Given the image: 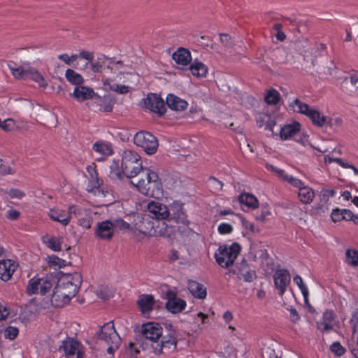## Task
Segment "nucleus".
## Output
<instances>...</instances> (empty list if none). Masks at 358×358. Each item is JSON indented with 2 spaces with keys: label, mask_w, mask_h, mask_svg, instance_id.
Here are the masks:
<instances>
[{
  "label": "nucleus",
  "mask_w": 358,
  "mask_h": 358,
  "mask_svg": "<svg viewBox=\"0 0 358 358\" xmlns=\"http://www.w3.org/2000/svg\"><path fill=\"white\" fill-rule=\"evenodd\" d=\"M315 197V192L312 188L304 185L298 190V198L303 204H310Z\"/></svg>",
  "instance_id": "33"
},
{
  "label": "nucleus",
  "mask_w": 358,
  "mask_h": 358,
  "mask_svg": "<svg viewBox=\"0 0 358 358\" xmlns=\"http://www.w3.org/2000/svg\"><path fill=\"white\" fill-rule=\"evenodd\" d=\"M20 213L15 209L9 210L7 212V218L11 220H16L20 217Z\"/></svg>",
  "instance_id": "63"
},
{
  "label": "nucleus",
  "mask_w": 358,
  "mask_h": 358,
  "mask_svg": "<svg viewBox=\"0 0 358 358\" xmlns=\"http://www.w3.org/2000/svg\"><path fill=\"white\" fill-rule=\"evenodd\" d=\"M98 338L101 345V358H114V353L119 348L122 341L113 323L110 322L103 324Z\"/></svg>",
  "instance_id": "3"
},
{
  "label": "nucleus",
  "mask_w": 358,
  "mask_h": 358,
  "mask_svg": "<svg viewBox=\"0 0 358 358\" xmlns=\"http://www.w3.org/2000/svg\"><path fill=\"white\" fill-rule=\"evenodd\" d=\"M294 112L303 114L310 119L317 108H311L306 103L302 102L299 99H295L289 104Z\"/></svg>",
  "instance_id": "20"
},
{
  "label": "nucleus",
  "mask_w": 358,
  "mask_h": 358,
  "mask_svg": "<svg viewBox=\"0 0 358 358\" xmlns=\"http://www.w3.org/2000/svg\"><path fill=\"white\" fill-rule=\"evenodd\" d=\"M287 182L296 187L298 190H299L301 187H303L305 185L303 182H302L299 178L294 177L293 176H290V178Z\"/></svg>",
  "instance_id": "59"
},
{
  "label": "nucleus",
  "mask_w": 358,
  "mask_h": 358,
  "mask_svg": "<svg viewBox=\"0 0 358 358\" xmlns=\"http://www.w3.org/2000/svg\"><path fill=\"white\" fill-rule=\"evenodd\" d=\"M66 358H83V347L80 343L73 338L64 341L59 347Z\"/></svg>",
  "instance_id": "10"
},
{
  "label": "nucleus",
  "mask_w": 358,
  "mask_h": 358,
  "mask_svg": "<svg viewBox=\"0 0 358 358\" xmlns=\"http://www.w3.org/2000/svg\"><path fill=\"white\" fill-rule=\"evenodd\" d=\"M94 152L101 155L102 157L99 159V161L103 160L105 157H108L113 153V148L110 143L106 141H97L92 147Z\"/></svg>",
  "instance_id": "25"
},
{
  "label": "nucleus",
  "mask_w": 358,
  "mask_h": 358,
  "mask_svg": "<svg viewBox=\"0 0 358 358\" xmlns=\"http://www.w3.org/2000/svg\"><path fill=\"white\" fill-rule=\"evenodd\" d=\"M335 315L332 310H326L322 319L317 322V328L322 332H329L334 327Z\"/></svg>",
  "instance_id": "19"
},
{
  "label": "nucleus",
  "mask_w": 358,
  "mask_h": 358,
  "mask_svg": "<svg viewBox=\"0 0 358 358\" xmlns=\"http://www.w3.org/2000/svg\"><path fill=\"white\" fill-rule=\"evenodd\" d=\"M15 126V122L12 119H7L0 124V127L6 131H10L13 129Z\"/></svg>",
  "instance_id": "56"
},
{
  "label": "nucleus",
  "mask_w": 358,
  "mask_h": 358,
  "mask_svg": "<svg viewBox=\"0 0 358 358\" xmlns=\"http://www.w3.org/2000/svg\"><path fill=\"white\" fill-rule=\"evenodd\" d=\"M9 69L13 74V76L17 79H27V76L29 73V68H14L12 67L10 64H8Z\"/></svg>",
  "instance_id": "44"
},
{
  "label": "nucleus",
  "mask_w": 358,
  "mask_h": 358,
  "mask_svg": "<svg viewBox=\"0 0 358 358\" xmlns=\"http://www.w3.org/2000/svg\"><path fill=\"white\" fill-rule=\"evenodd\" d=\"M255 118L259 127H264L265 129L273 131L275 122L270 115L264 112H259L256 113Z\"/></svg>",
  "instance_id": "24"
},
{
  "label": "nucleus",
  "mask_w": 358,
  "mask_h": 358,
  "mask_svg": "<svg viewBox=\"0 0 358 358\" xmlns=\"http://www.w3.org/2000/svg\"><path fill=\"white\" fill-rule=\"evenodd\" d=\"M238 200L241 203H243L251 208H256L258 206V200L252 194L250 193H243L241 194Z\"/></svg>",
  "instance_id": "37"
},
{
  "label": "nucleus",
  "mask_w": 358,
  "mask_h": 358,
  "mask_svg": "<svg viewBox=\"0 0 358 358\" xmlns=\"http://www.w3.org/2000/svg\"><path fill=\"white\" fill-rule=\"evenodd\" d=\"M143 168L141 165V157L136 152L130 150L123 152L121 169L125 176L129 178H135Z\"/></svg>",
  "instance_id": "5"
},
{
  "label": "nucleus",
  "mask_w": 358,
  "mask_h": 358,
  "mask_svg": "<svg viewBox=\"0 0 358 358\" xmlns=\"http://www.w3.org/2000/svg\"><path fill=\"white\" fill-rule=\"evenodd\" d=\"M293 281L301 291V293L305 299L307 300V297L308 295V289L306 285L303 284L301 277L299 276V275H296V276L294 277Z\"/></svg>",
  "instance_id": "45"
},
{
  "label": "nucleus",
  "mask_w": 358,
  "mask_h": 358,
  "mask_svg": "<svg viewBox=\"0 0 358 358\" xmlns=\"http://www.w3.org/2000/svg\"><path fill=\"white\" fill-rule=\"evenodd\" d=\"M8 195L12 199H20L25 196V193L18 189H10L8 192Z\"/></svg>",
  "instance_id": "58"
},
{
  "label": "nucleus",
  "mask_w": 358,
  "mask_h": 358,
  "mask_svg": "<svg viewBox=\"0 0 358 358\" xmlns=\"http://www.w3.org/2000/svg\"><path fill=\"white\" fill-rule=\"evenodd\" d=\"M18 333H19V330L17 327L10 326V327H8L4 330L3 335L6 338H8V339L12 341V340H14L17 337V336L18 335Z\"/></svg>",
  "instance_id": "47"
},
{
  "label": "nucleus",
  "mask_w": 358,
  "mask_h": 358,
  "mask_svg": "<svg viewBox=\"0 0 358 358\" xmlns=\"http://www.w3.org/2000/svg\"><path fill=\"white\" fill-rule=\"evenodd\" d=\"M78 58V54H73L72 55L69 56L67 54L64 53L58 55V59L63 61L67 65H71Z\"/></svg>",
  "instance_id": "49"
},
{
  "label": "nucleus",
  "mask_w": 358,
  "mask_h": 358,
  "mask_svg": "<svg viewBox=\"0 0 358 358\" xmlns=\"http://www.w3.org/2000/svg\"><path fill=\"white\" fill-rule=\"evenodd\" d=\"M310 120L315 126L319 127H322L327 123V117H325L318 109H316Z\"/></svg>",
  "instance_id": "41"
},
{
  "label": "nucleus",
  "mask_w": 358,
  "mask_h": 358,
  "mask_svg": "<svg viewBox=\"0 0 358 358\" xmlns=\"http://www.w3.org/2000/svg\"><path fill=\"white\" fill-rule=\"evenodd\" d=\"M78 57L87 60L90 64L94 59V53L87 50H82L78 54Z\"/></svg>",
  "instance_id": "61"
},
{
  "label": "nucleus",
  "mask_w": 358,
  "mask_h": 358,
  "mask_svg": "<svg viewBox=\"0 0 358 358\" xmlns=\"http://www.w3.org/2000/svg\"><path fill=\"white\" fill-rule=\"evenodd\" d=\"M129 87L124 85L113 84L110 86V89L118 94H124L129 92Z\"/></svg>",
  "instance_id": "55"
},
{
  "label": "nucleus",
  "mask_w": 358,
  "mask_h": 358,
  "mask_svg": "<svg viewBox=\"0 0 358 358\" xmlns=\"http://www.w3.org/2000/svg\"><path fill=\"white\" fill-rule=\"evenodd\" d=\"M145 106L150 110L162 115L166 111L164 100L156 94H148L145 99Z\"/></svg>",
  "instance_id": "15"
},
{
  "label": "nucleus",
  "mask_w": 358,
  "mask_h": 358,
  "mask_svg": "<svg viewBox=\"0 0 358 358\" xmlns=\"http://www.w3.org/2000/svg\"><path fill=\"white\" fill-rule=\"evenodd\" d=\"M93 89L86 86L78 85L74 88L72 95L78 101H83L85 100L92 98L95 95Z\"/></svg>",
  "instance_id": "22"
},
{
  "label": "nucleus",
  "mask_w": 358,
  "mask_h": 358,
  "mask_svg": "<svg viewBox=\"0 0 358 358\" xmlns=\"http://www.w3.org/2000/svg\"><path fill=\"white\" fill-rule=\"evenodd\" d=\"M110 172L109 177L112 180H122V171H120L119 168L118 161L113 160L110 164Z\"/></svg>",
  "instance_id": "40"
},
{
  "label": "nucleus",
  "mask_w": 358,
  "mask_h": 358,
  "mask_svg": "<svg viewBox=\"0 0 358 358\" xmlns=\"http://www.w3.org/2000/svg\"><path fill=\"white\" fill-rule=\"evenodd\" d=\"M280 98V93L276 90L270 89L265 94L264 100L269 105H275L278 103Z\"/></svg>",
  "instance_id": "42"
},
{
  "label": "nucleus",
  "mask_w": 358,
  "mask_h": 358,
  "mask_svg": "<svg viewBox=\"0 0 358 358\" xmlns=\"http://www.w3.org/2000/svg\"><path fill=\"white\" fill-rule=\"evenodd\" d=\"M166 104L172 110H184L187 108L188 103L185 99H182L172 94L166 97Z\"/></svg>",
  "instance_id": "28"
},
{
  "label": "nucleus",
  "mask_w": 358,
  "mask_h": 358,
  "mask_svg": "<svg viewBox=\"0 0 358 358\" xmlns=\"http://www.w3.org/2000/svg\"><path fill=\"white\" fill-rule=\"evenodd\" d=\"M217 231L220 234H229L232 232L233 227L229 223L222 222L218 225Z\"/></svg>",
  "instance_id": "53"
},
{
  "label": "nucleus",
  "mask_w": 358,
  "mask_h": 358,
  "mask_svg": "<svg viewBox=\"0 0 358 358\" xmlns=\"http://www.w3.org/2000/svg\"><path fill=\"white\" fill-rule=\"evenodd\" d=\"M330 350L336 356H341L345 352V349L339 342H334L332 343L330 346Z\"/></svg>",
  "instance_id": "50"
},
{
  "label": "nucleus",
  "mask_w": 358,
  "mask_h": 358,
  "mask_svg": "<svg viewBox=\"0 0 358 358\" xmlns=\"http://www.w3.org/2000/svg\"><path fill=\"white\" fill-rule=\"evenodd\" d=\"M94 173H90L91 178L88 181L87 190L89 192H94L96 189H101L103 191V188L101 187V183L100 182L97 173L94 170H93Z\"/></svg>",
  "instance_id": "39"
},
{
  "label": "nucleus",
  "mask_w": 358,
  "mask_h": 358,
  "mask_svg": "<svg viewBox=\"0 0 358 358\" xmlns=\"http://www.w3.org/2000/svg\"><path fill=\"white\" fill-rule=\"evenodd\" d=\"M56 284V278L52 275L41 278H33L29 280L27 292L31 294H45Z\"/></svg>",
  "instance_id": "8"
},
{
  "label": "nucleus",
  "mask_w": 358,
  "mask_h": 358,
  "mask_svg": "<svg viewBox=\"0 0 358 358\" xmlns=\"http://www.w3.org/2000/svg\"><path fill=\"white\" fill-rule=\"evenodd\" d=\"M169 217L167 221L174 222L177 224H181L183 226H187L189 221L186 213L184 212L182 204L174 203L169 208Z\"/></svg>",
  "instance_id": "13"
},
{
  "label": "nucleus",
  "mask_w": 358,
  "mask_h": 358,
  "mask_svg": "<svg viewBox=\"0 0 358 358\" xmlns=\"http://www.w3.org/2000/svg\"><path fill=\"white\" fill-rule=\"evenodd\" d=\"M15 171L10 166H5L1 164L0 166V174L1 175H8V174H14Z\"/></svg>",
  "instance_id": "64"
},
{
  "label": "nucleus",
  "mask_w": 358,
  "mask_h": 358,
  "mask_svg": "<svg viewBox=\"0 0 358 358\" xmlns=\"http://www.w3.org/2000/svg\"><path fill=\"white\" fill-rule=\"evenodd\" d=\"M172 58L178 64L181 66H187L192 60L191 52L183 48H180L176 51L173 54Z\"/></svg>",
  "instance_id": "26"
},
{
  "label": "nucleus",
  "mask_w": 358,
  "mask_h": 358,
  "mask_svg": "<svg viewBox=\"0 0 358 358\" xmlns=\"http://www.w3.org/2000/svg\"><path fill=\"white\" fill-rule=\"evenodd\" d=\"M97 296L103 300H107L113 296V291L108 287L101 286L97 291Z\"/></svg>",
  "instance_id": "46"
},
{
  "label": "nucleus",
  "mask_w": 358,
  "mask_h": 358,
  "mask_svg": "<svg viewBox=\"0 0 358 358\" xmlns=\"http://www.w3.org/2000/svg\"><path fill=\"white\" fill-rule=\"evenodd\" d=\"M345 261L349 265L357 266L358 265V251L348 249L345 252Z\"/></svg>",
  "instance_id": "43"
},
{
  "label": "nucleus",
  "mask_w": 358,
  "mask_h": 358,
  "mask_svg": "<svg viewBox=\"0 0 358 358\" xmlns=\"http://www.w3.org/2000/svg\"><path fill=\"white\" fill-rule=\"evenodd\" d=\"M56 282L50 301L52 306L61 307L76 295L82 283V276L78 273L63 274Z\"/></svg>",
  "instance_id": "1"
},
{
  "label": "nucleus",
  "mask_w": 358,
  "mask_h": 358,
  "mask_svg": "<svg viewBox=\"0 0 358 358\" xmlns=\"http://www.w3.org/2000/svg\"><path fill=\"white\" fill-rule=\"evenodd\" d=\"M192 74L198 78L206 77L208 73L207 66L200 61L195 60L189 66Z\"/></svg>",
  "instance_id": "35"
},
{
  "label": "nucleus",
  "mask_w": 358,
  "mask_h": 358,
  "mask_svg": "<svg viewBox=\"0 0 358 358\" xmlns=\"http://www.w3.org/2000/svg\"><path fill=\"white\" fill-rule=\"evenodd\" d=\"M141 333L146 339L157 343L162 336V328L158 323L149 322L143 325Z\"/></svg>",
  "instance_id": "14"
},
{
  "label": "nucleus",
  "mask_w": 358,
  "mask_h": 358,
  "mask_svg": "<svg viewBox=\"0 0 358 358\" xmlns=\"http://www.w3.org/2000/svg\"><path fill=\"white\" fill-rule=\"evenodd\" d=\"M301 124L297 122H294L292 124H285L280 129V137L282 140H287L299 132Z\"/></svg>",
  "instance_id": "29"
},
{
  "label": "nucleus",
  "mask_w": 358,
  "mask_h": 358,
  "mask_svg": "<svg viewBox=\"0 0 358 358\" xmlns=\"http://www.w3.org/2000/svg\"><path fill=\"white\" fill-rule=\"evenodd\" d=\"M312 44L306 38H302L295 42L294 47L295 50L304 58L311 56L313 52Z\"/></svg>",
  "instance_id": "31"
},
{
  "label": "nucleus",
  "mask_w": 358,
  "mask_h": 358,
  "mask_svg": "<svg viewBox=\"0 0 358 358\" xmlns=\"http://www.w3.org/2000/svg\"><path fill=\"white\" fill-rule=\"evenodd\" d=\"M114 59L109 58L105 55H99L96 60L90 63L91 70L93 73H99L102 71L104 66H106L107 69H112L111 64L113 63Z\"/></svg>",
  "instance_id": "21"
},
{
  "label": "nucleus",
  "mask_w": 358,
  "mask_h": 358,
  "mask_svg": "<svg viewBox=\"0 0 358 358\" xmlns=\"http://www.w3.org/2000/svg\"><path fill=\"white\" fill-rule=\"evenodd\" d=\"M343 85L349 95L358 96V71H353L346 76Z\"/></svg>",
  "instance_id": "18"
},
{
  "label": "nucleus",
  "mask_w": 358,
  "mask_h": 358,
  "mask_svg": "<svg viewBox=\"0 0 358 358\" xmlns=\"http://www.w3.org/2000/svg\"><path fill=\"white\" fill-rule=\"evenodd\" d=\"M208 186L210 188H212V189L214 192H219V191L222 190V187H223V183L214 177L209 178V179L208 180Z\"/></svg>",
  "instance_id": "48"
},
{
  "label": "nucleus",
  "mask_w": 358,
  "mask_h": 358,
  "mask_svg": "<svg viewBox=\"0 0 358 358\" xmlns=\"http://www.w3.org/2000/svg\"><path fill=\"white\" fill-rule=\"evenodd\" d=\"M271 215V210L268 206H266L262 207L260 213L256 215V220L261 222H264L267 217Z\"/></svg>",
  "instance_id": "52"
},
{
  "label": "nucleus",
  "mask_w": 358,
  "mask_h": 358,
  "mask_svg": "<svg viewBox=\"0 0 358 358\" xmlns=\"http://www.w3.org/2000/svg\"><path fill=\"white\" fill-rule=\"evenodd\" d=\"M331 220L336 222H340L343 220V209H335L332 211L331 215Z\"/></svg>",
  "instance_id": "60"
},
{
  "label": "nucleus",
  "mask_w": 358,
  "mask_h": 358,
  "mask_svg": "<svg viewBox=\"0 0 358 358\" xmlns=\"http://www.w3.org/2000/svg\"><path fill=\"white\" fill-rule=\"evenodd\" d=\"M17 267V264L11 259L0 260V279L3 281L10 280Z\"/></svg>",
  "instance_id": "17"
},
{
  "label": "nucleus",
  "mask_w": 358,
  "mask_h": 358,
  "mask_svg": "<svg viewBox=\"0 0 358 358\" xmlns=\"http://www.w3.org/2000/svg\"><path fill=\"white\" fill-rule=\"evenodd\" d=\"M147 210L154 220H167L169 217V208L164 203L159 201H150L147 205Z\"/></svg>",
  "instance_id": "12"
},
{
  "label": "nucleus",
  "mask_w": 358,
  "mask_h": 358,
  "mask_svg": "<svg viewBox=\"0 0 358 358\" xmlns=\"http://www.w3.org/2000/svg\"><path fill=\"white\" fill-rule=\"evenodd\" d=\"M273 281L275 289L280 296H282L290 283V274L287 269H278L273 274Z\"/></svg>",
  "instance_id": "11"
},
{
  "label": "nucleus",
  "mask_w": 358,
  "mask_h": 358,
  "mask_svg": "<svg viewBox=\"0 0 358 358\" xmlns=\"http://www.w3.org/2000/svg\"><path fill=\"white\" fill-rule=\"evenodd\" d=\"M131 226L121 218L106 220L96 223L95 236L103 241H110L117 230L127 231Z\"/></svg>",
  "instance_id": "4"
},
{
  "label": "nucleus",
  "mask_w": 358,
  "mask_h": 358,
  "mask_svg": "<svg viewBox=\"0 0 358 358\" xmlns=\"http://www.w3.org/2000/svg\"><path fill=\"white\" fill-rule=\"evenodd\" d=\"M272 170L284 181L288 182L292 175L287 173L284 170L272 166Z\"/></svg>",
  "instance_id": "57"
},
{
  "label": "nucleus",
  "mask_w": 358,
  "mask_h": 358,
  "mask_svg": "<svg viewBox=\"0 0 358 358\" xmlns=\"http://www.w3.org/2000/svg\"><path fill=\"white\" fill-rule=\"evenodd\" d=\"M138 176H140V178L131 180V183L141 194L154 198L163 196L162 185L157 173L145 167L141 170Z\"/></svg>",
  "instance_id": "2"
},
{
  "label": "nucleus",
  "mask_w": 358,
  "mask_h": 358,
  "mask_svg": "<svg viewBox=\"0 0 358 358\" xmlns=\"http://www.w3.org/2000/svg\"><path fill=\"white\" fill-rule=\"evenodd\" d=\"M187 287L194 297L201 299L206 297V289L202 284L194 280H189Z\"/></svg>",
  "instance_id": "30"
},
{
  "label": "nucleus",
  "mask_w": 358,
  "mask_h": 358,
  "mask_svg": "<svg viewBox=\"0 0 358 358\" xmlns=\"http://www.w3.org/2000/svg\"><path fill=\"white\" fill-rule=\"evenodd\" d=\"M134 143L141 147L147 154L152 155L158 148V141L151 133L148 131L137 132L134 136Z\"/></svg>",
  "instance_id": "9"
},
{
  "label": "nucleus",
  "mask_w": 358,
  "mask_h": 358,
  "mask_svg": "<svg viewBox=\"0 0 358 358\" xmlns=\"http://www.w3.org/2000/svg\"><path fill=\"white\" fill-rule=\"evenodd\" d=\"M154 303V298L150 294L141 295L138 300V305L143 314H147L152 310Z\"/></svg>",
  "instance_id": "32"
},
{
  "label": "nucleus",
  "mask_w": 358,
  "mask_h": 358,
  "mask_svg": "<svg viewBox=\"0 0 358 358\" xmlns=\"http://www.w3.org/2000/svg\"><path fill=\"white\" fill-rule=\"evenodd\" d=\"M99 110L102 112H111L113 110V104L108 99H103L100 101Z\"/></svg>",
  "instance_id": "51"
},
{
  "label": "nucleus",
  "mask_w": 358,
  "mask_h": 358,
  "mask_svg": "<svg viewBox=\"0 0 358 358\" xmlns=\"http://www.w3.org/2000/svg\"><path fill=\"white\" fill-rule=\"evenodd\" d=\"M237 275L240 279H243L245 282H252L256 278L255 272L251 270L249 265L245 262L238 265Z\"/></svg>",
  "instance_id": "27"
},
{
  "label": "nucleus",
  "mask_w": 358,
  "mask_h": 358,
  "mask_svg": "<svg viewBox=\"0 0 358 358\" xmlns=\"http://www.w3.org/2000/svg\"><path fill=\"white\" fill-rule=\"evenodd\" d=\"M139 231L148 236H166L167 234V225L154 220L149 215H144L138 224Z\"/></svg>",
  "instance_id": "7"
},
{
  "label": "nucleus",
  "mask_w": 358,
  "mask_h": 358,
  "mask_svg": "<svg viewBox=\"0 0 358 358\" xmlns=\"http://www.w3.org/2000/svg\"><path fill=\"white\" fill-rule=\"evenodd\" d=\"M220 42L227 48H232L234 45L232 38L227 34H220Z\"/></svg>",
  "instance_id": "54"
},
{
  "label": "nucleus",
  "mask_w": 358,
  "mask_h": 358,
  "mask_svg": "<svg viewBox=\"0 0 358 358\" xmlns=\"http://www.w3.org/2000/svg\"><path fill=\"white\" fill-rule=\"evenodd\" d=\"M48 215L51 220L64 226H67L70 222V215L65 210L52 208L49 210Z\"/></svg>",
  "instance_id": "23"
},
{
  "label": "nucleus",
  "mask_w": 358,
  "mask_h": 358,
  "mask_svg": "<svg viewBox=\"0 0 358 358\" xmlns=\"http://www.w3.org/2000/svg\"><path fill=\"white\" fill-rule=\"evenodd\" d=\"M42 241L48 248L53 251H60L62 250V237L45 235L42 237Z\"/></svg>",
  "instance_id": "34"
},
{
  "label": "nucleus",
  "mask_w": 358,
  "mask_h": 358,
  "mask_svg": "<svg viewBox=\"0 0 358 358\" xmlns=\"http://www.w3.org/2000/svg\"><path fill=\"white\" fill-rule=\"evenodd\" d=\"M27 79H31L37 83L39 87L45 88L48 85L44 77L34 68L29 67Z\"/></svg>",
  "instance_id": "36"
},
{
  "label": "nucleus",
  "mask_w": 358,
  "mask_h": 358,
  "mask_svg": "<svg viewBox=\"0 0 358 358\" xmlns=\"http://www.w3.org/2000/svg\"><path fill=\"white\" fill-rule=\"evenodd\" d=\"M78 224L85 229H90L92 225V220L89 217L80 218L78 220Z\"/></svg>",
  "instance_id": "62"
},
{
  "label": "nucleus",
  "mask_w": 358,
  "mask_h": 358,
  "mask_svg": "<svg viewBox=\"0 0 358 358\" xmlns=\"http://www.w3.org/2000/svg\"><path fill=\"white\" fill-rule=\"evenodd\" d=\"M65 78L70 83L75 85H81L84 82L83 76L71 69H68L66 71Z\"/></svg>",
  "instance_id": "38"
},
{
  "label": "nucleus",
  "mask_w": 358,
  "mask_h": 358,
  "mask_svg": "<svg viewBox=\"0 0 358 358\" xmlns=\"http://www.w3.org/2000/svg\"><path fill=\"white\" fill-rule=\"evenodd\" d=\"M168 300L166 303V308L172 313H178L183 310L186 307V301L176 297L174 292L169 291L166 293Z\"/></svg>",
  "instance_id": "16"
},
{
  "label": "nucleus",
  "mask_w": 358,
  "mask_h": 358,
  "mask_svg": "<svg viewBox=\"0 0 358 358\" xmlns=\"http://www.w3.org/2000/svg\"><path fill=\"white\" fill-rule=\"evenodd\" d=\"M241 251V246L237 243L231 245H222L219 247L215 253V258L217 264L222 268L231 266Z\"/></svg>",
  "instance_id": "6"
}]
</instances>
